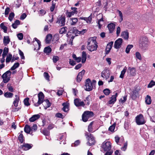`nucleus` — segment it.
Instances as JSON below:
<instances>
[{
	"label": "nucleus",
	"mask_w": 155,
	"mask_h": 155,
	"mask_svg": "<svg viewBox=\"0 0 155 155\" xmlns=\"http://www.w3.org/2000/svg\"><path fill=\"white\" fill-rule=\"evenodd\" d=\"M115 124H114L109 128L108 130L111 132H114L115 128Z\"/></svg>",
	"instance_id": "49"
},
{
	"label": "nucleus",
	"mask_w": 155,
	"mask_h": 155,
	"mask_svg": "<svg viewBox=\"0 0 155 155\" xmlns=\"http://www.w3.org/2000/svg\"><path fill=\"white\" fill-rule=\"evenodd\" d=\"M24 131L27 134H30L32 135H33L32 134V132L30 133L31 131V128L30 127V126L28 125H25L24 129Z\"/></svg>",
	"instance_id": "22"
},
{
	"label": "nucleus",
	"mask_w": 155,
	"mask_h": 155,
	"mask_svg": "<svg viewBox=\"0 0 155 155\" xmlns=\"http://www.w3.org/2000/svg\"><path fill=\"white\" fill-rule=\"evenodd\" d=\"M145 102L147 104L149 105L151 104V97L149 95H147L145 98Z\"/></svg>",
	"instance_id": "28"
},
{
	"label": "nucleus",
	"mask_w": 155,
	"mask_h": 155,
	"mask_svg": "<svg viewBox=\"0 0 155 155\" xmlns=\"http://www.w3.org/2000/svg\"><path fill=\"white\" fill-rule=\"evenodd\" d=\"M44 75L45 79L48 81H49V76L48 73L45 72L44 73Z\"/></svg>",
	"instance_id": "60"
},
{
	"label": "nucleus",
	"mask_w": 155,
	"mask_h": 155,
	"mask_svg": "<svg viewBox=\"0 0 155 155\" xmlns=\"http://www.w3.org/2000/svg\"><path fill=\"white\" fill-rule=\"evenodd\" d=\"M65 18L64 17L62 16L59 17L57 19L56 23L61 26H63L65 24Z\"/></svg>",
	"instance_id": "11"
},
{
	"label": "nucleus",
	"mask_w": 155,
	"mask_h": 155,
	"mask_svg": "<svg viewBox=\"0 0 155 155\" xmlns=\"http://www.w3.org/2000/svg\"><path fill=\"white\" fill-rule=\"evenodd\" d=\"M11 73V71H8L2 75V78L3 79V82L4 83H7L10 80Z\"/></svg>",
	"instance_id": "5"
},
{
	"label": "nucleus",
	"mask_w": 155,
	"mask_h": 155,
	"mask_svg": "<svg viewBox=\"0 0 155 155\" xmlns=\"http://www.w3.org/2000/svg\"><path fill=\"white\" fill-rule=\"evenodd\" d=\"M80 143V141L79 140H76L74 143H72L71 144V146L72 147H75L78 146L79 145Z\"/></svg>",
	"instance_id": "56"
},
{
	"label": "nucleus",
	"mask_w": 155,
	"mask_h": 155,
	"mask_svg": "<svg viewBox=\"0 0 155 155\" xmlns=\"http://www.w3.org/2000/svg\"><path fill=\"white\" fill-rule=\"evenodd\" d=\"M74 104L77 107H84L85 104L83 101H81V100L76 98L74 100Z\"/></svg>",
	"instance_id": "14"
},
{
	"label": "nucleus",
	"mask_w": 155,
	"mask_h": 155,
	"mask_svg": "<svg viewBox=\"0 0 155 155\" xmlns=\"http://www.w3.org/2000/svg\"><path fill=\"white\" fill-rule=\"evenodd\" d=\"M7 88L8 89V90L11 92L13 91V88L12 86H11V84H8L7 85Z\"/></svg>",
	"instance_id": "58"
},
{
	"label": "nucleus",
	"mask_w": 155,
	"mask_h": 155,
	"mask_svg": "<svg viewBox=\"0 0 155 155\" xmlns=\"http://www.w3.org/2000/svg\"><path fill=\"white\" fill-rule=\"evenodd\" d=\"M101 22H103V18H102L99 19L97 22V24L98 25L99 28H101L102 26V24L101 23Z\"/></svg>",
	"instance_id": "52"
},
{
	"label": "nucleus",
	"mask_w": 155,
	"mask_h": 155,
	"mask_svg": "<svg viewBox=\"0 0 155 155\" xmlns=\"http://www.w3.org/2000/svg\"><path fill=\"white\" fill-rule=\"evenodd\" d=\"M4 95L7 98H12L13 96V94L9 92H7L4 94Z\"/></svg>",
	"instance_id": "36"
},
{
	"label": "nucleus",
	"mask_w": 155,
	"mask_h": 155,
	"mask_svg": "<svg viewBox=\"0 0 155 155\" xmlns=\"http://www.w3.org/2000/svg\"><path fill=\"white\" fill-rule=\"evenodd\" d=\"M93 122H91L88 126V131L90 132H93V128L92 127V126L93 124Z\"/></svg>",
	"instance_id": "42"
},
{
	"label": "nucleus",
	"mask_w": 155,
	"mask_h": 155,
	"mask_svg": "<svg viewBox=\"0 0 155 155\" xmlns=\"http://www.w3.org/2000/svg\"><path fill=\"white\" fill-rule=\"evenodd\" d=\"M40 117V116L38 114H35L33 115L29 119V121L31 122H33Z\"/></svg>",
	"instance_id": "23"
},
{
	"label": "nucleus",
	"mask_w": 155,
	"mask_h": 155,
	"mask_svg": "<svg viewBox=\"0 0 155 155\" xmlns=\"http://www.w3.org/2000/svg\"><path fill=\"white\" fill-rule=\"evenodd\" d=\"M110 75V71L109 70H105L101 73V76L103 78H105L106 79L109 78Z\"/></svg>",
	"instance_id": "15"
},
{
	"label": "nucleus",
	"mask_w": 155,
	"mask_h": 155,
	"mask_svg": "<svg viewBox=\"0 0 155 155\" xmlns=\"http://www.w3.org/2000/svg\"><path fill=\"white\" fill-rule=\"evenodd\" d=\"M19 66V64L18 62L15 63L14 65L11 68L10 70L12 71L14 70Z\"/></svg>",
	"instance_id": "38"
},
{
	"label": "nucleus",
	"mask_w": 155,
	"mask_h": 155,
	"mask_svg": "<svg viewBox=\"0 0 155 155\" xmlns=\"http://www.w3.org/2000/svg\"><path fill=\"white\" fill-rule=\"evenodd\" d=\"M117 96V93H116L115 94L113 95L111 97L110 100L108 102L109 104H114L116 101V97Z\"/></svg>",
	"instance_id": "19"
},
{
	"label": "nucleus",
	"mask_w": 155,
	"mask_h": 155,
	"mask_svg": "<svg viewBox=\"0 0 155 155\" xmlns=\"http://www.w3.org/2000/svg\"><path fill=\"white\" fill-rule=\"evenodd\" d=\"M85 72V70L83 69L78 74L77 78V81L78 82H79L81 81Z\"/></svg>",
	"instance_id": "16"
},
{
	"label": "nucleus",
	"mask_w": 155,
	"mask_h": 155,
	"mask_svg": "<svg viewBox=\"0 0 155 155\" xmlns=\"http://www.w3.org/2000/svg\"><path fill=\"white\" fill-rule=\"evenodd\" d=\"M127 71V68L125 67L124 68L123 70L121 71V74L120 75V77L121 78H123L124 74Z\"/></svg>",
	"instance_id": "37"
},
{
	"label": "nucleus",
	"mask_w": 155,
	"mask_h": 155,
	"mask_svg": "<svg viewBox=\"0 0 155 155\" xmlns=\"http://www.w3.org/2000/svg\"><path fill=\"white\" fill-rule=\"evenodd\" d=\"M155 85V81L152 80L148 85L147 87L148 88H151Z\"/></svg>",
	"instance_id": "47"
},
{
	"label": "nucleus",
	"mask_w": 155,
	"mask_h": 155,
	"mask_svg": "<svg viewBox=\"0 0 155 155\" xmlns=\"http://www.w3.org/2000/svg\"><path fill=\"white\" fill-rule=\"evenodd\" d=\"M148 39L146 37H143L140 41V46L143 48L148 46Z\"/></svg>",
	"instance_id": "9"
},
{
	"label": "nucleus",
	"mask_w": 155,
	"mask_h": 155,
	"mask_svg": "<svg viewBox=\"0 0 155 155\" xmlns=\"http://www.w3.org/2000/svg\"><path fill=\"white\" fill-rule=\"evenodd\" d=\"M19 54L21 56V59H24L25 56L23 52L20 49L19 50Z\"/></svg>",
	"instance_id": "62"
},
{
	"label": "nucleus",
	"mask_w": 155,
	"mask_h": 155,
	"mask_svg": "<svg viewBox=\"0 0 155 155\" xmlns=\"http://www.w3.org/2000/svg\"><path fill=\"white\" fill-rule=\"evenodd\" d=\"M135 119L136 123L138 125L143 124L145 123L144 117L142 114H140L136 116Z\"/></svg>",
	"instance_id": "6"
},
{
	"label": "nucleus",
	"mask_w": 155,
	"mask_h": 155,
	"mask_svg": "<svg viewBox=\"0 0 155 155\" xmlns=\"http://www.w3.org/2000/svg\"><path fill=\"white\" fill-rule=\"evenodd\" d=\"M62 105L63 106V107L62 108V110L65 112L68 111L69 110L68 106V104L65 103H64L62 104Z\"/></svg>",
	"instance_id": "33"
},
{
	"label": "nucleus",
	"mask_w": 155,
	"mask_h": 155,
	"mask_svg": "<svg viewBox=\"0 0 155 155\" xmlns=\"http://www.w3.org/2000/svg\"><path fill=\"white\" fill-rule=\"evenodd\" d=\"M43 134L45 135L48 136L49 134V132L46 130H44L42 131Z\"/></svg>",
	"instance_id": "64"
},
{
	"label": "nucleus",
	"mask_w": 155,
	"mask_h": 155,
	"mask_svg": "<svg viewBox=\"0 0 155 155\" xmlns=\"http://www.w3.org/2000/svg\"><path fill=\"white\" fill-rule=\"evenodd\" d=\"M118 13L119 14V16L120 17V19L119 20V21L120 22H121L122 20H123V14L119 10L118 11Z\"/></svg>",
	"instance_id": "54"
},
{
	"label": "nucleus",
	"mask_w": 155,
	"mask_h": 155,
	"mask_svg": "<svg viewBox=\"0 0 155 155\" xmlns=\"http://www.w3.org/2000/svg\"><path fill=\"white\" fill-rule=\"evenodd\" d=\"M52 37V36L51 34H48L47 35L45 39L46 43L47 44L50 43L51 42Z\"/></svg>",
	"instance_id": "26"
},
{
	"label": "nucleus",
	"mask_w": 155,
	"mask_h": 155,
	"mask_svg": "<svg viewBox=\"0 0 155 155\" xmlns=\"http://www.w3.org/2000/svg\"><path fill=\"white\" fill-rule=\"evenodd\" d=\"M38 102L35 104L34 105L36 107L38 106L43 102L44 95L43 93L41 92L38 94Z\"/></svg>",
	"instance_id": "7"
},
{
	"label": "nucleus",
	"mask_w": 155,
	"mask_h": 155,
	"mask_svg": "<svg viewBox=\"0 0 155 155\" xmlns=\"http://www.w3.org/2000/svg\"><path fill=\"white\" fill-rule=\"evenodd\" d=\"M127 142L126 141V142L124 143L123 146L121 148V150H122L125 151L127 149Z\"/></svg>",
	"instance_id": "43"
},
{
	"label": "nucleus",
	"mask_w": 155,
	"mask_h": 155,
	"mask_svg": "<svg viewBox=\"0 0 155 155\" xmlns=\"http://www.w3.org/2000/svg\"><path fill=\"white\" fill-rule=\"evenodd\" d=\"M32 147V144L29 143H24L21 146L22 148L25 150H27L30 149Z\"/></svg>",
	"instance_id": "18"
},
{
	"label": "nucleus",
	"mask_w": 155,
	"mask_h": 155,
	"mask_svg": "<svg viewBox=\"0 0 155 155\" xmlns=\"http://www.w3.org/2000/svg\"><path fill=\"white\" fill-rule=\"evenodd\" d=\"M101 147L104 151H108L111 148V143L109 142L104 141L102 144Z\"/></svg>",
	"instance_id": "8"
},
{
	"label": "nucleus",
	"mask_w": 155,
	"mask_h": 155,
	"mask_svg": "<svg viewBox=\"0 0 155 155\" xmlns=\"http://www.w3.org/2000/svg\"><path fill=\"white\" fill-rule=\"evenodd\" d=\"M136 57L140 60H141L142 59L141 55L140 53L138 52H136L135 53Z\"/></svg>",
	"instance_id": "45"
},
{
	"label": "nucleus",
	"mask_w": 155,
	"mask_h": 155,
	"mask_svg": "<svg viewBox=\"0 0 155 155\" xmlns=\"http://www.w3.org/2000/svg\"><path fill=\"white\" fill-rule=\"evenodd\" d=\"M23 131H21V133H19V134L18 136V139L20 142L22 143L24 141V137L23 136V135L22 134Z\"/></svg>",
	"instance_id": "29"
},
{
	"label": "nucleus",
	"mask_w": 155,
	"mask_h": 155,
	"mask_svg": "<svg viewBox=\"0 0 155 155\" xmlns=\"http://www.w3.org/2000/svg\"><path fill=\"white\" fill-rule=\"evenodd\" d=\"M29 98H26L24 99V102L25 106H28L30 105V104L29 103Z\"/></svg>",
	"instance_id": "46"
},
{
	"label": "nucleus",
	"mask_w": 155,
	"mask_h": 155,
	"mask_svg": "<svg viewBox=\"0 0 155 155\" xmlns=\"http://www.w3.org/2000/svg\"><path fill=\"white\" fill-rule=\"evenodd\" d=\"M103 92L105 95H107L110 93V90L106 88L104 90Z\"/></svg>",
	"instance_id": "53"
},
{
	"label": "nucleus",
	"mask_w": 155,
	"mask_h": 155,
	"mask_svg": "<svg viewBox=\"0 0 155 155\" xmlns=\"http://www.w3.org/2000/svg\"><path fill=\"white\" fill-rule=\"evenodd\" d=\"M0 27L4 31L5 33L7 32V27L4 25V24L3 23H2L0 24Z\"/></svg>",
	"instance_id": "39"
},
{
	"label": "nucleus",
	"mask_w": 155,
	"mask_h": 155,
	"mask_svg": "<svg viewBox=\"0 0 155 155\" xmlns=\"http://www.w3.org/2000/svg\"><path fill=\"white\" fill-rule=\"evenodd\" d=\"M140 90V88L139 86H137L135 87L132 94L131 96L133 99H135L139 95Z\"/></svg>",
	"instance_id": "10"
},
{
	"label": "nucleus",
	"mask_w": 155,
	"mask_h": 155,
	"mask_svg": "<svg viewBox=\"0 0 155 155\" xmlns=\"http://www.w3.org/2000/svg\"><path fill=\"white\" fill-rule=\"evenodd\" d=\"M115 26V24L113 23H110L108 24L107 27L110 33H112L113 32L114 30Z\"/></svg>",
	"instance_id": "20"
},
{
	"label": "nucleus",
	"mask_w": 155,
	"mask_h": 155,
	"mask_svg": "<svg viewBox=\"0 0 155 155\" xmlns=\"http://www.w3.org/2000/svg\"><path fill=\"white\" fill-rule=\"evenodd\" d=\"M15 16V14L13 12L11 13L9 15L8 17L9 20L11 21L13 20V19L14 18Z\"/></svg>",
	"instance_id": "48"
},
{
	"label": "nucleus",
	"mask_w": 155,
	"mask_h": 155,
	"mask_svg": "<svg viewBox=\"0 0 155 155\" xmlns=\"http://www.w3.org/2000/svg\"><path fill=\"white\" fill-rule=\"evenodd\" d=\"M122 42V39L121 38H119L118 39L114 42V48L117 49L119 48L121 46Z\"/></svg>",
	"instance_id": "12"
},
{
	"label": "nucleus",
	"mask_w": 155,
	"mask_h": 155,
	"mask_svg": "<svg viewBox=\"0 0 155 155\" xmlns=\"http://www.w3.org/2000/svg\"><path fill=\"white\" fill-rule=\"evenodd\" d=\"M10 41V39L8 36H5L4 37L3 43L5 45H7Z\"/></svg>",
	"instance_id": "27"
},
{
	"label": "nucleus",
	"mask_w": 155,
	"mask_h": 155,
	"mask_svg": "<svg viewBox=\"0 0 155 155\" xmlns=\"http://www.w3.org/2000/svg\"><path fill=\"white\" fill-rule=\"evenodd\" d=\"M82 62L83 63L85 62L87 58V55L85 51H83L82 52Z\"/></svg>",
	"instance_id": "31"
},
{
	"label": "nucleus",
	"mask_w": 155,
	"mask_h": 155,
	"mask_svg": "<svg viewBox=\"0 0 155 155\" xmlns=\"http://www.w3.org/2000/svg\"><path fill=\"white\" fill-rule=\"evenodd\" d=\"M15 98L13 102V104L15 107H17L18 106V104L19 101V97L18 95H16L15 96Z\"/></svg>",
	"instance_id": "25"
},
{
	"label": "nucleus",
	"mask_w": 155,
	"mask_h": 155,
	"mask_svg": "<svg viewBox=\"0 0 155 155\" xmlns=\"http://www.w3.org/2000/svg\"><path fill=\"white\" fill-rule=\"evenodd\" d=\"M94 114L93 112L89 111H85L82 115V120L84 122L87 121L88 119L93 117Z\"/></svg>",
	"instance_id": "4"
},
{
	"label": "nucleus",
	"mask_w": 155,
	"mask_h": 155,
	"mask_svg": "<svg viewBox=\"0 0 155 155\" xmlns=\"http://www.w3.org/2000/svg\"><path fill=\"white\" fill-rule=\"evenodd\" d=\"M12 55L11 54H9L8 56H7L6 59V63L9 62L12 59Z\"/></svg>",
	"instance_id": "44"
},
{
	"label": "nucleus",
	"mask_w": 155,
	"mask_h": 155,
	"mask_svg": "<svg viewBox=\"0 0 155 155\" xmlns=\"http://www.w3.org/2000/svg\"><path fill=\"white\" fill-rule=\"evenodd\" d=\"M80 18L81 19H83L84 20H85L87 23H91V21H92V17L91 16H90L88 17V18H85L84 17L83 18Z\"/></svg>",
	"instance_id": "32"
},
{
	"label": "nucleus",
	"mask_w": 155,
	"mask_h": 155,
	"mask_svg": "<svg viewBox=\"0 0 155 155\" xmlns=\"http://www.w3.org/2000/svg\"><path fill=\"white\" fill-rule=\"evenodd\" d=\"M121 36L125 39H128L129 38V33L127 31H123L121 33Z\"/></svg>",
	"instance_id": "30"
},
{
	"label": "nucleus",
	"mask_w": 155,
	"mask_h": 155,
	"mask_svg": "<svg viewBox=\"0 0 155 155\" xmlns=\"http://www.w3.org/2000/svg\"><path fill=\"white\" fill-rule=\"evenodd\" d=\"M69 64L72 66H74L76 64L75 61L71 59L69 60Z\"/></svg>",
	"instance_id": "59"
},
{
	"label": "nucleus",
	"mask_w": 155,
	"mask_h": 155,
	"mask_svg": "<svg viewBox=\"0 0 155 155\" xmlns=\"http://www.w3.org/2000/svg\"><path fill=\"white\" fill-rule=\"evenodd\" d=\"M78 19L75 18H71L68 19V22L71 26L75 25L78 21Z\"/></svg>",
	"instance_id": "17"
},
{
	"label": "nucleus",
	"mask_w": 155,
	"mask_h": 155,
	"mask_svg": "<svg viewBox=\"0 0 155 155\" xmlns=\"http://www.w3.org/2000/svg\"><path fill=\"white\" fill-rule=\"evenodd\" d=\"M17 37L20 40H21L23 39V35L22 33H19L18 34Z\"/></svg>",
	"instance_id": "61"
},
{
	"label": "nucleus",
	"mask_w": 155,
	"mask_h": 155,
	"mask_svg": "<svg viewBox=\"0 0 155 155\" xmlns=\"http://www.w3.org/2000/svg\"><path fill=\"white\" fill-rule=\"evenodd\" d=\"M87 30L86 29H84L81 31H79L78 30H77L76 32L79 34L83 35L87 31Z\"/></svg>",
	"instance_id": "50"
},
{
	"label": "nucleus",
	"mask_w": 155,
	"mask_h": 155,
	"mask_svg": "<svg viewBox=\"0 0 155 155\" xmlns=\"http://www.w3.org/2000/svg\"><path fill=\"white\" fill-rule=\"evenodd\" d=\"M133 47V45H128L126 49V52L127 54L129 53L130 49Z\"/></svg>",
	"instance_id": "40"
},
{
	"label": "nucleus",
	"mask_w": 155,
	"mask_h": 155,
	"mask_svg": "<svg viewBox=\"0 0 155 155\" xmlns=\"http://www.w3.org/2000/svg\"><path fill=\"white\" fill-rule=\"evenodd\" d=\"M85 136L88 140V142L87 143V144L89 146H91L94 144L95 140L92 134L86 132L85 133Z\"/></svg>",
	"instance_id": "3"
},
{
	"label": "nucleus",
	"mask_w": 155,
	"mask_h": 155,
	"mask_svg": "<svg viewBox=\"0 0 155 155\" xmlns=\"http://www.w3.org/2000/svg\"><path fill=\"white\" fill-rule=\"evenodd\" d=\"M46 11L44 9H41L39 11V13L40 14L39 15L40 16H43L45 14Z\"/></svg>",
	"instance_id": "55"
},
{
	"label": "nucleus",
	"mask_w": 155,
	"mask_h": 155,
	"mask_svg": "<svg viewBox=\"0 0 155 155\" xmlns=\"http://www.w3.org/2000/svg\"><path fill=\"white\" fill-rule=\"evenodd\" d=\"M84 101L85 102L86 104V105H89L90 104V96H88L86 98L85 100H84Z\"/></svg>",
	"instance_id": "41"
},
{
	"label": "nucleus",
	"mask_w": 155,
	"mask_h": 155,
	"mask_svg": "<svg viewBox=\"0 0 155 155\" xmlns=\"http://www.w3.org/2000/svg\"><path fill=\"white\" fill-rule=\"evenodd\" d=\"M67 30V27H64L61 28L59 31V32L60 34H65L66 33Z\"/></svg>",
	"instance_id": "34"
},
{
	"label": "nucleus",
	"mask_w": 155,
	"mask_h": 155,
	"mask_svg": "<svg viewBox=\"0 0 155 155\" xmlns=\"http://www.w3.org/2000/svg\"><path fill=\"white\" fill-rule=\"evenodd\" d=\"M59 57L57 56H54L53 57L52 60L54 63H56L59 60Z\"/></svg>",
	"instance_id": "51"
},
{
	"label": "nucleus",
	"mask_w": 155,
	"mask_h": 155,
	"mask_svg": "<svg viewBox=\"0 0 155 155\" xmlns=\"http://www.w3.org/2000/svg\"><path fill=\"white\" fill-rule=\"evenodd\" d=\"M96 40V38L95 37H91L88 40L87 48L89 51H92L96 50L97 45Z\"/></svg>",
	"instance_id": "1"
},
{
	"label": "nucleus",
	"mask_w": 155,
	"mask_h": 155,
	"mask_svg": "<svg viewBox=\"0 0 155 155\" xmlns=\"http://www.w3.org/2000/svg\"><path fill=\"white\" fill-rule=\"evenodd\" d=\"M51 103L50 102L48 99H46L44 101L43 105L45 110H46L48 107H49L51 106Z\"/></svg>",
	"instance_id": "24"
},
{
	"label": "nucleus",
	"mask_w": 155,
	"mask_h": 155,
	"mask_svg": "<svg viewBox=\"0 0 155 155\" xmlns=\"http://www.w3.org/2000/svg\"><path fill=\"white\" fill-rule=\"evenodd\" d=\"M71 9L73 11L71 12L67 11L66 15L67 17H71L72 16L74 15V14H77L78 11L77 10V8L75 7H71Z\"/></svg>",
	"instance_id": "13"
},
{
	"label": "nucleus",
	"mask_w": 155,
	"mask_h": 155,
	"mask_svg": "<svg viewBox=\"0 0 155 155\" xmlns=\"http://www.w3.org/2000/svg\"><path fill=\"white\" fill-rule=\"evenodd\" d=\"M10 8L8 7L5 8V17H7L10 11Z\"/></svg>",
	"instance_id": "57"
},
{
	"label": "nucleus",
	"mask_w": 155,
	"mask_h": 155,
	"mask_svg": "<svg viewBox=\"0 0 155 155\" xmlns=\"http://www.w3.org/2000/svg\"><path fill=\"white\" fill-rule=\"evenodd\" d=\"M59 141L62 142L63 140L65 139V137L64 135L63 134H61L60 136Z\"/></svg>",
	"instance_id": "63"
},
{
	"label": "nucleus",
	"mask_w": 155,
	"mask_h": 155,
	"mask_svg": "<svg viewBox=\"0 0 155 155\" xmlns=\"http://www.w3.org/2000/svg\"><path fill=\"white\" fill-rule=\"evenodd\" d=\"M136 71L135 68L129 67L128 68V72L131 75H135L136 74Z\"/></svg>",
	"instance_id": "21"
},
{
	"label": "nucleus",
	"mask_w": 155,
	"mask_h": 155,
	"mask_svg": "<svg viewBox=\"0 0 155 155\" xmlns=\"http://www.w3.org/2000/svg\"><path fill=\"white\" fill-rule=\"evenodd\" d=\"M51 49L49 46H48L45 48L44 51L47 54H49L51 52Z\"/></svg>",
	"instance_id": "35"
},
{
	"label": "nucleus",
	"mask_w": 155,
	"mask_h": 155,
	"mask_svg": "<svg viewBox=\"0 0 155 155\" xmlns=\"http://www.w3.org/2000/svg\"><path fill=\"white\" fill-rule=\"evenodd\" d=\"M96 83V81L95 80H93L92 82H91V79L89 78H88L86 80L85 85L84 86V87L86 91H91L92 90L93 86L95 85Z\"/></svg>",
	"instance_id": "2"
}]
</instances>
